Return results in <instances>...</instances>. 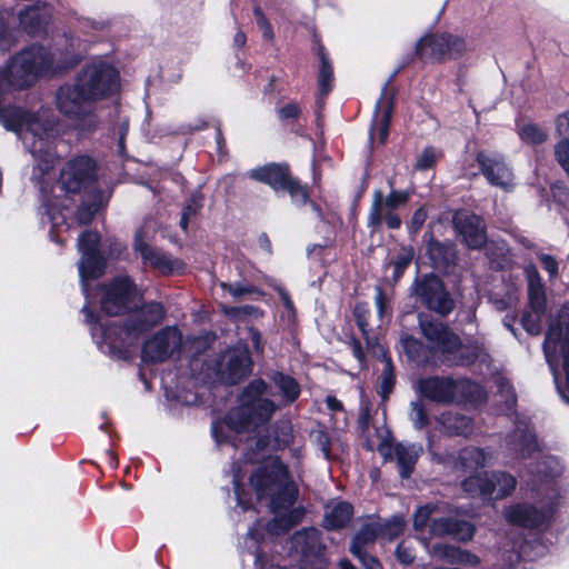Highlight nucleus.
<instances>
[{"label": "nucleus", "instance_id": "obj_1", "mask_svg": "<svg viewBox=\"0 0 569 569\" xmlns=\"http://www.w3.org/2000/svg\"><path fill=\"white\" fill-rule=\"evenodd\" d=\"M242 475L233 468V487L238 505L243 510L254 508L253 497L260 507L269 509L273 518L267 523L257 521L249 529L246 548L254 555L256 569H325L326 559L320 532L315 528L296 532L289 540L287 558L274 556V537L289 529L299 520V511L291 507L297 489L290 480L287 468L277 457H269L249 478L247 487L241 486Z\"/></svg>", "mask_w": 569, "mask_h": 569}, {"label": "nucleus", "instance_id": "obj_2", "mask_svg": "<svg viewBox=\"0 0 569 569\" xmlns=\"http://www.w3.org/2000/svg\"><path fill=\"white\" fill-rule=\"evenodd\" d=\"M119 90L118 71L98 60L87 64L73 84L57 92V107L67 117L79 120L89 113V103L108 98Z\"/></svg>", "mask_w": 569, "mask_h": 569}, {"label": "nucleus", "instance_id": "obj_3", "mask_svg": "<svg viewBox=\"0 0 569 569\" xmlns=\"http://www.w3.org/2000/svg\"><path fill=\"white\" fill-rule=\"evenodd\" d=\"M82 312L91 326L92 338L99 348L104 353L118 358H126L129 347L133 346L142 333L161 322L166 315L161 303L150 302L133 309L120 328L114 323L104 326L96 321L87 305L83 306Z\"/></svg>", "mask_w": 569, "mask_h": 569}, {"label": "nucleus", "instance_id": "obj_4", "mask_svg": "<svg viewBox=\"0 0 569 569\" xmlns=\"http://www.w3.org/2000/svg\"><path fill=\"white\" fill-rule=\"evenodd\" d=\"M267 388L262 380L252 381L242 392L240 406L232 409L224 421L213 423L212 435L218 445L230 440V436L224 435L226 430L240 433L269 420L276 406L271 400L263 398Z\"/></svg>", "mask_w": 569, "mask_h": 569}, {"label": "nucleus", "instance_id": "obj_5", "mask_svg": "<svg viewBox=\"0 0 569 569\" xmlns=\"http://www.w3.org/2000/svg\"><path fill=\"white\" fill-rule=\"evenodd\" d=\"M546 360L553 375L556 388L569 402V305L552 317L543 342Z\"/></svg>", "mask_w": 569, "mask_h": 569}, {"label": "nucleus", "instance_id": "obj_6", "mask_svg": "<svg viewBox=\"0 0 569 569\" xmlns=\"http://www.w3.org/2000/svg\"><path fill=\"white\" fill-rule=\"evenodd\" d=\"M429 526L430 537L450 536L453 539L467 542L475 535V527L470 522L453 515H446L442 505H426L419 507L413 515V528L417 532Z\"/></svg>", "mask_w": 569, "mask_h": 569}, {"label": "nucleus", "instance_id": "obj_7", "mask_svg": "<svg viewBox=\"0 0 569 569\" xmlns=\"http://www.w3.org/2000/svg\"><path fill=\"white\" fill-rule=\"evenodd\" d=\"M416 54L429 63H445L462 58L469 47L466 39L450 32H432L421 37L416 43Z\"/></svg>", "mask_w": 569, "mask_h": 569}, {"label": "nucleus", "instance_id": "obj_8", "mask_svg": "<svg viewBox=\"0 0 569 569\" xmlns=\"http://www.w3.org/2000/svg\"><path fill=\"white\" fill-rule=\"evenodd\" d=\"M419 325L421 332L428 340L432 350L443 353H455L459 351V361L462 365H469L480 356L481 351L478 347H473L471 355H469L470 348H461L458 336L451 332L441 322L431 320L429 316L420 315Z\"/></svg>", "mask_w": 569, "mask_h": 569}, {"label": "nucleus", "instance_id": "obj_9", "mask_svg": "<svg viewBox=\"0 0 569 569\" xmlns=\"http://www.w3.org/2000/svg\"><path fill=\"white\" fill-rule=\"evenodd\" d=\"M517 480L507 472L498 471L490 475H471L461 487L472 497L502 499L516 489Z\"/></svg>", "mask_w": 569, "mask_h": 569}, {"label": "nucleus", "instance_id": "obj_10", "mask_svg": "<svg viewBox=\"0 0 569 569\" xmlns=\"http://www.w3.org/2000/svg\"><path fill=\"white\" fill-rule=\"evenodd\" d=\"M248 176L251 179L270 186L276 192L287 191L297 204H302L307 201L306 190L289 176L284 166L267 164L250 170Z\"/></svg>", "mask_w": 569, "mask_h": 569}, {"label": "nucleus", "instance_id": "obj_11", "mask_svg": "<svg viewBox=\"0 0 569 569\" xmlns=\"http://www.w3.org/2000/svg\"><path fill=\"white\" fill-rule=\"evenodd\" d=\"M99 234L93 231H84L78 240V250L81 259L78 263L82 291L88 297V280L98 278L104 269V261L98 252Z\"/></svg>", "mask_w": 569, "mask_h": 569}, {"label": "nucleus", "instance_id": "obj_12", "mask_svg": "<svg viewBox=\"0 0 569 569\" xmlns=\"http://www.w3.org/2000/svg\"><path fill=\"white\" fill-rule=\"evenodd\" d=\"M251 359L248 348L238 343L226 350L214 362V373L226 383H237L251 371Z\"/></svg>", "mask_w": 569, "mask_h": 569}, {"label": "nucleus", "instance_id": "obj_13", "mask_svg": "<svg viewBox=\"0 0 569 569\" xmlns=\"http://www.w3.org/2000/svg\"><path fill=\"white\" fill-rule=\"evenodd\" d=\"M138 299L139 295L130 279L119 277L103 289L101 308L106 313L117 316L133 308Z\"/></svg>", "mask_w": 569, "mask_h": 569}, {"label": "nucleus", "instance_id": "obj_14", "mask_svg": "<svg viewBox=\"0 0 569 569\" xmlns=\"http://www.w3.org/2000/svg\"><path fill=\"white\" fill-rule=\"evenodd\" d=\"M559 493L550 497V501L541 509L528 503H517L505 509L503 516L507 522L520 527H540L547 523L558 506Z\"/></svg>", "mask_w": 569, "mask_h": 569}, {"label": "nucleus", "instance_id": "obj_15", "mask_svg": "<svg viewBox=\"0 0 569 569\" xmlns=\"http://www.w3.org/2000/svg\"><path fill=\"white\" fill-rule=\"evenodd\" d=\"M181 332L176 327H166L148 339L142 348L144 362H163L181 347Z\"/></svg>", "mask_w": 569, "mask_h": 569}, {"label": "nucleus", "instance_id": "obj_16", "mask_svg": "<svg viewBox=\"0 0 569 569\" xmlns=\"http://www.w3.org/2000/svg\"><path fill=\"white\" fill-rule=\"evenodd\" d=\"M96 164L89 157L71 159L61 170L59 184L68 193H77L87 188L94 179Z\"/></svg>", "mask_w": 569, "mask_h": 569}, {"label": "nucleus", "instance_id": "obj_17", "mask_svg": "<svg viewBox=\"0 0 569 569\" xmlns=\"http://www.w3.org/2000/svg\"><path fill=\"white\" fill-rule=\"evenodd\" d=\"M413 290L429 309L440 315H447L453 309L452 299L445 290L441 280L433 274L418 279Z\"/></svg>", "mask_w": 569, "mask_h": 569}, {"label": "nucleus", "instance_id": "obj_18", "mask_svg": "<svg viewBox=\"0 0 569 569\" xmlns=\"http://www.w3.org/2000/svg\"><path fill=\"white\" fill-rule=\"evenodd\" d=\"M477 162L490 184L503 190L513 187V174L501 156L481 151L477 154Z\"/></svg>", "mask_w": 569, "mask_h": 569}, {"label": "nucleus", "instance_id": "obj_19", "mask_svg": "<svg viewBox=\"0 0 569 569\" xmlns=\"http://www.w3.org/2000/svg\"><path fill=\"white\" fill-rule=\"evenodd\" d=\"M453 223L469 248L480 249L486 243L485 226L478 216L458 212L453 217Z\"/></svg>", "mask_w": 569, "mask_h": 569}, {"label": "nucleus", "instance_id": "obj_20", "mask_svg": "<svg viewBox=\"0 0 569 569\" xmlns=\"http://www.w3.org/2000/svg\"><path fill=\"white\" fill-rule=\"evenodd\" d=\"M409 197L410 194L407 191L392 190L386 198H383L381 190H376L373 192V199L368 216V226L372 230H376L382 222L383 210L393 211L395 209L406 204Z\"/></svg>", "mask_w": 569, "mask_h": 569}, {"label": "nucleus", "instance_id": "obj_21", "mask_svg": "<svg viewBox=\"0 0 569 569\" xmlns=\"http://www.w3.org/2000/svg\"><path fill=\"white\" fill-rule=\"evenodd\" d=\"M420 392L439 403L457 401V379L431 377L419 382Z\"/></svg>", "mask_w": 569, "mask_h": 569}, {"label": "nucleus", "instance_id": "obj_22", "mask_svg": "<svg viewBox=\"0 0 569 569\" xmlns=\"http://www.w3.org/2000/svg\"><path fill=\"white\" fill-rule=\"evenodd\" d=\"M392 450L395 452L396 461L400 468L401 476L403 478L409 477L422 451V448L416 445L403 443H397L395 447H391L388 443H380L378 447V451L385 457L390 456Z\"/></svg>", "mask_w": 569, "mask_h": 569}, {"label": "nucleus", "instance_id": "obj_23", "mask_svg": "<svg viewBox=\"0 0 569 569\" xmlns=\"http://www.w3.org/2000/svg\"><path fill=\"white\" fill-rule=\"evenodd\" d=\"M507 447L510 451V455L517 459L531 457L537 450L535 436L531 433L527 426L518 427L511 435L508 436Z\"/></svg>", "mask_w": 569, "mask_h": 569}, {"label": "nucleus", "instance_id": "obj_24", "mask_svg": "<svg viewBox=\"0 0 569 569\" xmlns=\"http://www.w3.org/2000/svg\"><path fill=\"white\" fill-rule=\"evenodd\" d=\"M393 110L392 99L389 97H382L376 106V118L377 122L370 131L371 140L378 138L380 143H385L388 138L389 124Z\"/></svg>", "mask_w": 569, "mask_h": 569}, {"label": "nucleus", "instance_id": "obj_25", "mask_svg": "<svg viewBox=\"0 0 569 569\" xmlns=\"http://www.w3.org/2000/svg\"><path fill=\"white\" fill-rule=\"evenodd\" d=\"M431 553L438 559L450 563L476 567L480 562V559L475 553L450 545H435Z\"/></svg>", "mask_w": 569, "mask_h": 569}, {"label": "nucleus", "instance_id": "obj_26", "mask_svg": "<svg viewBox=\"0 0 569 569\" xmlns=\"http://www.w3.org/2000/svg\"><path fill=\"white\" fill-rule=\"evenodd\" d=\"M134 248L140 252L142 259L149 262L152 267L158 269L162 273H170L172 266L170 260L161 252L149 247L142 239L141 233L136 234Z\"/></svg>", "mask_w": 569, "mask_h": 569}, {"label": "nucleus", "instance_id": "obj_27", "mask_svg": "<svg viewBox=\"0 0 569 569\" xmlns=\"http://www.w3.org/2000/svg\"><path fill=\"white\" fill-rule=\"evenodd\" d=\"M528 279V308L536 310H545L546 295L545 289L536 267L530 266L526 269Z\"/></svg>", "mask_w": 569, "mask_h": 569}, {"label": "nucleus", "instance_id": "obj_28", "mask_svg": "<svg viewBox=\"0 0 569 569\" xmlns=\"http://www.w3.org/2000/svg\"><path fill=\"white\" fill-rule=\"evenodd\" d=\"M353 515V508L350 503L339 501L327 508L323 523L327 529H338L345 527Z\"/></svg>", "mask_w": 569, "mask_h": 569}, {"label": "nucleus", "instance_id": "obj_29", "mask_svg": "<svg viewBox=\"0 0 569 569\" xmlns=\"http://www.w3.org/2000/svg\"><path fill=\"white\" fill-rule=\"evenodd\" d=\"M437 421L450 435L468 436L472 431V423L469 418L451 411L441 413Z\"/></svg>", "mask_w": 569, "mask_h": 569}, {"label": "nucleus", "instance_id": "obj_30", "mask_svg": "<svg viewBox=\"0 0 569 569\" xmlns=\"http://www.w3.org/2000/svg\"><path fill=\"white\" fill-rule=\"evenodd\" d=\"M492 461V456L478 448H466L458 457L459 466L466 471H476L487 467Z\"/></svg>", "mask_w": 569, "mask_h": 569}, {"label": "nucleus", "instance_id": "obj_31", "mask_svg": "<svg viewBox=\"0 0 569 569\" xmlns=\"http://www.w3.org/2000/svg\"><path fill=\"white\" fill-rule=\"evenodd\" d=\"M21 26L31 34L38 33L47 23L48 14L44 7H32L19 13Z\"/></svg>", "mask_w": 569, "mask_h": 569}, {"label": "nucleus", "instance_id": "obj_32", "mask_svg": "<svg viewBox=\"0 0 569 569\" xmlns=\"http://www.w3.org/2000/svg\"><path fill=\"white\" fill-rule=\"evenodd\" d=\"M428 254L436 268L449 266L455 260V248L450 243L431 241L428 244Z\"/></svg>", "mask_w": 569, "mask_h": 569}, {"label": "nucleus", "instance_id": "obj_33", "mask_svg": "<svg viewBox=\"0 0 569 569\" xmlns=\"http://www.w3.org/2000/svg\"><path fill=\"white\" fill-rule=\"evenodd\" d=\"M272 381L279 389L284 405L292 403L298 399L300 387L292 377L278 372L273 375Z\"/></svg>", "mask_w": 569, "mask_h": 569}, {"label": "nucleus", "instance_id": "obj_34", "mask_svg": "<svg viewBox=\"0 0 569 569\" xmlns=\"http://www.w3.org/2000/svg\"><path fill=\"white\" fill-rule=\"evenodd\" d=\"M486 399L483 388L468 379H457V401L481 402Z\"/></svg>", "mask_w": 569, "mask_h": 569}, {"label": "nucleus", "instance_id": "obj_35", "mask_svg": "<svg viewBox=\"0 0 569 569\" xmlns=\"http://www.w3.org/2000/svg\"><path fill=\"white\" fill-rule=\"evenodd\" d=\"M46 214L51 223V238L58 243H63L67 239L62 237L63 231H68L69 226L66 223V217L61 212L54 211V204L48 201L44 204Z\"/></svg>", "mask_w": 569, "mask_h": 569}, {"label": "nucleus", "instance_id": "obj_36", "mask_svg": "<svg viewBox=\"0 0 569 569\" xmlns=\"http://www.w3.org/2000/svg\"><path fill=\"white\" fill-rule=\"evenodd\" d=\"M379 532V526L376 523H367L365 525L360 531L356 535L352 545L350 547V551L355 556H361V550L368 543L375 541L376 537Z\"/></svg>", "mask_w": 569, "mask_h": 569}, {"label": "nucleus", "instance_id": "obj_37", "mask_svg": "<svg viewBox=\"0 0 569 569\" xmlns=\"http://www.w3.org/2000/svg\"><path fill=\"white\" fill-rule=\"evenodd\" d=\"M380 351L382 362L380 393L382 398H387L388 395L392 391L395 385V373L391 359L386 355L382 347H380Z\"/></svg>", "mask_w": 569, "mask_h": 569}, {"label": "nucleus", "instance_id": "obj_38", "mask_svg": "<svg viewBox=\"0 0 569 569\" xmlns=\"http://www.w3.org/2000/svg\"><path fill=\"white\" fill-rule=\"evenodd\" d=\"M545 310H536L527 308L522 316V326L525 330L530 335H539L541 331V320Z\"/></svg>", "mask_w": 569, "mask_h": 569}, {"label": "nucleus", "instance_id": "obj_39", "mask_svg": "<svg viewBox=\"0 0 569 569\" xmlns=\"http://www.w3.org/2000/svg\"><path fill=\"white\" fill-rule=\"evenodd\" d=\"M400 343L409 359L421 361L425 358V348L422 343L416 338L402 335L400 338Z\"/></svg>", "mask_w": 569, "mask_h": 569}, {"label": "nucleus", "instance_id": "obj_40", "mask_svg": "<svg viewBox=\"0 0 569 569\" xmlns=\"http://www.w3.org/2000/svg\"><path fill=\"white\" fill-rule=\"evenodd\" d=\"M520 139L527 143L540 144L547 140V133L535 124H525L519 130Z\"/></svg>", "mask_w": 569, "mask_h": 569}, {"label": "nucleus", "instance_id": "obj_41", "mask_svg": "<svg viewBox=\"0 0 569 569\" xmlns=\"http://www.w3.org/2000/svg\"><path fill=\"white\" fill-rule=\"evenodd\" d=\"M319 87L322 94H327L333 82L332 68L323 53H321V68L319 71Z\"/></svg>", "mask_w": 569, "mask_h": 569}, {"label": "nucleus", "instance_id": "obj_42", "mask_svg": "<svg viewBox=\"0 0 569 569\" xmlns=\"http://www.w3.org/2000/svg\"><path fill=\"white\" fill-rule=\"evenodd\" d=\"M413 258V251L410 248H402L397 257V260L393 262V278L398 280L405 269L410 264Z\"/></svg>", "mask_w": 569, "mask_h": 569}, {"label": "nucleus", "instance_id": "obj_43", "mask_svg": "<svg viewBox=\"0 0 569 569\" xmlns=\"http://www.w3.org/2000/svg\"><path fill=\"white\" fill-rule=\"evenodd\" d=\"M405 527V520L402 517H392L385 526L383 528H379V531L383 537H386L389 540L395 539L398 537Z\"/></svg>", "mask_w": 569, "mask_h": 569}, {"label": "nucleus", "instance_id": "obj_44", "mask_svg": "<svg viewBox=\"0 0 569 569\" xmlns=\"http://www.w3.org/2000/svg\"><path fill=\"white\" fill-rule=\"evenodd\" d=\"M409 416L413 426L418 429L425 427L428 423V416L423 405L420 401L411 402Z\"/></svg>", "mask_w": 569, "mask_h": 569}, {"label": "nucleus", "instance_id": "obj_45", "mask_svg": "<svg viewBox=\"0 0 569 569\" xmlns=\"http://www.w3.org/2000/svg\"><path fill=\"white\" fill-rule=\"evenodd\" d=\"M311 438H312L313 442L322 451L323 457L326 459H329L331 445H330V437H329L328 432L325 429L319 428L311 432Z\"/></svg>", "mask_w": 569, "mask_h": 569}, {"label": "nucleus", "instance_id": "obj_46", "mask_svg": "<svg viewBox=\"0 0 569 569\" xmlns=\"http://www.w3.org/2000/svg\"><path fill=\"white\" fill-rule=\"evenodd\" d=\"M202 207V202L200 198L193 197L189 203L183 208L182 216L180 219V226L186 231L188 227L189 219L197 214V212Z\"/></svg>", "mask_w": 569, "mask_h": 569}, {"label": "nucleus", "instance_id": "obj_47", "mask_svg": "<svg viewBox=\"0 0 569 569\" xmlns=\"http://www.w3.org/2000/svg\"><path fill=\"white\" fill-rule=\"evenodd\" d=\"M437 161V152L432 148H426L417 158L415 168L417 170H428Z\"/></svg>", "mask_w": 569, "mask_h": 569}, {"label": "nucleus", "instance_id": "obj_48", "mask_svg": "<svg viewBox=\"0 0 569 569\" xmlns=\"http://www.w3.org/2000/svg\"><path fill=\"white\" fill-rule=\"evenodd\" d=\"M220 288L223 292L229 293L234 299H240L246 295H249L252 292V288L249 286H244L242 283H227V282H220Z\"/></svg>", "mask_w": 569, "mask_h": 569}, {"label": "nucleus", "instance_id": "obj_49", "mask_svg": "<svg viewBox=\"0 0 569 569\" xmlns=\"http://www.w3.org/2000/svg\"><path fill=\"white\" fill-rule=\"evenodd\" d=\"M555 156L558 163L569 176V142L558 141L555 147Z\"/></svg>", "mask_w": 569, "mask_h": 569}, {"label": "nucleus", "instance_id": "obj_50", "mask_svg": "<svg viewBox=\"0 0 569 569\" xmlns=\"http://www.w3.org/2000/svg\"><path fill=\"white\" fill-rule=\"evenodd\" d=\"M497 385L501 397L505 398V402L508 409H511L516 405V395L512 386L505 378H499Z\"/></svg>", "mask_w": 569, "mask_h": 569}, {"label": "nucleus", "instance_id": "obj_51", "mask_svg": "<svg viewBox=\"0 0 569 569\" xmlns=\"http://www.w3.org/2000/svg\"><path fill=\"white\" fill-rule=\"evenodd\" d=\"M558 141L569 142V112L560 114L556 120Z\"/></svg>", "mask_w": 569, "mask_h": 569}, {"label": "nucleus", "instance_id": "obj_52", "mask_svg": "<svg viewBox=\"0 0 569 569\" xmlns=\"http://www.w3.org/2000/svg\"><path fill=\"white\" fill-rule=\"evenodd\" d=\"M375 302L378 311V316L381 320L385 318H389L390 316V308L388 305V300L386 296L382 293L380 289H377V293L375 297Z\"/></svg>", "mask_w": 569, "mask_h": 569}, {"label": "nucleus", "instance_id": "obj_53", "mask_svg": "<svg viewBox=\"0 0 569 569\" xmlns=\"http://www.w3.org/2000/svg\"><path fill=\"white\" fill-rule=\"evenodd\" d=\"M222 311L226 316L232 318H240L241 316H251L257 312V309L251 306L244 307H222Z\"/></svg>", "mask_w": 569, "mask_h": 569}, {"label": "nucleus", "instance_id": "obj_54", "mask_svg": "<svg viewBox=\"0 0 569 569\" xmlns=\"http://www.w3.org/2000/svg\"><path fill=\"white\" fill-rule=\"evenodd\" d=\"M254 17L257 19V23L259 28L262 30V34L266 39H272L273 32L270 23L267 21L263 12L260 10V8H254L253 10Z\"/></svg>", "mask_w": 569, "mask_h": 569}, {"label": "nucleus", "instance_id": "obj_55", "mask_svg": "<svg viewBox=\"0 0 569 569\" xmlns=\"http://www.w3.org/2000/svg\"><path fill=\"white\" fill-rule=\"evenodd\" d=\"M397 558L400 562L409 565L413 561L415 555L410 547H407L405 543H401L397 548Z\"/></svg>", "mask_w": 569, "mask_h": 569}, {"label": "nucleus", "instance_id": "obj_56", "mask_svg": "<svg viewBox=\"0 0 569 569\" xmlns=\"http://www.w3.org/2000/svg\"><path fill=\"white\" fill-rule=\"evenodd\" d=\"M96 212H97V207L93 204H91L87 208H80L77 212V219L80 223L87 224L92 220Z\"/></svg>", "mask_w": 569, "mask_h": 569}, {"label": "nucleus", "instance_id": "obj_57", "mask_svg": "<svg viewBox=\"0 0 569 569\" xmlns=\"http://www.w3.org/2000/svg\"><path fill=\"white\" fill-rule=\"evenodd\" d=\"M427 219V211L423 207L417 209L411 218L410 227L413 231L419 230Z\"/></svg>", "mask_w": 569, "mask_h": 569}, {"label": "nucleus", "instance_id": "obj_58", "mask_svg": "<svg viewBox=\"0 0 569 569\" xmlns=\"http://www.w3.org/2000/svg\"><path fill=\"white\" fill-rule=\"evenodd\" d=\"M540 262L550 277H555L557 274L558 263L551 256L542 254L540 257Z\"/></svg>", "mask_w": 569, "mask_h": 569}, {"label": "nucleus", "instance_id": "obj_59", "mask_svg": "<svg viewBox=\"0 0 569 569\" xmlns=\"http://www.w3.org/2000/svg\"><path fill=\"white\" fill-rule=\"evenodd\" d=\"M383 220L390 229H399L401 226L400 217L392 210H383L382 221Z\"/></svg>", "mask_w": 569, "mask_h": 569}, {"label": "nucleus", "instance_id": "obj_60", "mask_svg": "<svg viewBox=\"0 0 569 569\" xmlns=\"http://www.w3.org/2000/svg\"><path fill=\"white\" fill-rule=\"evenodd\" d=\"M555 199L559 202H566L569 199L568 189L561 183H556L551 187Z\"/></svg>", "mask_w": 569, "mask_h": 569}, {"label": "nucleus", "instance_id": "obj_61", "mask_svg": "<svg viewBox=\"0 0 569 569\" xmlns=\"http://www.w3.org/2000/svg\"><path fill=\"white\" fill-rule=\"evenodd\" d=\"M368 313H369V311L365 306L359 305L356 307L357 322H358L360 329L362 330V332H366V326L368 325L367 323Z\"/></svg>", "mask_w": 569, "mask_h": 569}, {"label": "nucleus", "instance_id": "obj_62", "mask_svg": "<svg viewBox=\"0 0 569 569\" xmlns=\"http://www.w3.org/2000/svg\"><path fill=\"white\" fill-rule=\"evenodd\" d=\"M367 569H381L379 562L367 552L361 550V556H356Z\"/></svg>", "mask_w": 569, "mask_h": 569}, {"label": "nucleus", "instance_id": "obj_63", "mask_svg": "<svg viewBox=\"0 0 569 569\" xmlns=\"http://www.w3.org/2000/svg\"><path fill=\"white\" fill-rule=\"evenodd\" d=\"M298 113H299V108H298V106H296L293 103H289L279 110V116L281 118H295L298 116Z\"/></svg>", "mask_w": 569, "mask_h": 569}, {"label": "nucleus", "instance_id": "obj_64", "mask_svg": "<svg viewBox=\"0 0 569 569\" xmlns=\"http://www.w3.org/2000/svg\"><path fill=\"white\" fill-rule=\"evenodd\" d=\"M11 43V34L8 32L3 23L0 24V50L3 51Z\"/></svg>", "mask_w": 569, "mask_h": 569}]
</instances>
